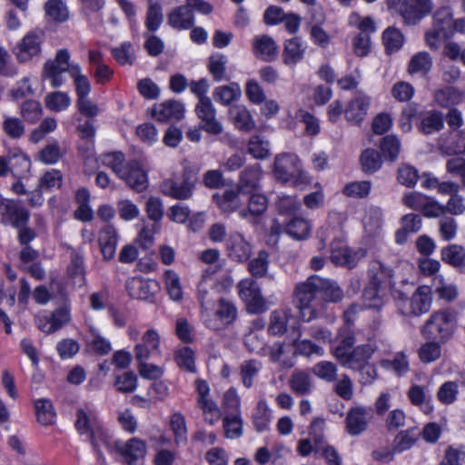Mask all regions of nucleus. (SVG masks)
<instances>
[{
  "instance_id": "obj_1",
  "label": "nucleus",
  "mask_w": 465,
  "mask_h": 465,
  "mask_svg": "<svg viewBox=\"0 0 465 465\" xmlns=\"http://www.w3.org/2000/svg\"><path fill=\"white\" fill-rule=\"evenodd\" d=\"M342 297L343 292L336 282L318 275H312L298 282L293 290L294 302L304 322L317 317V305H322L323 302H337Z\"/></svg>"
},
{
  "instance_id": "obj_2",
  "label": "nucleus",
  "mask_w": 465,
  "mask_h": 465,
  "mask_svg": "<svg viewBox=\"0 0 465 465\" xmlns=\"http://www.w3.org/2000/svg\"><path fill=\"white\" fill-rule=\"evenodd\" d=\"M70 54L66 49L57 51L54 59L45 62L43 68V76L48 80L54 88L60 87L66 82L64 75L68 72L74 79L77 99L88 96L91 92V84L88 78L82 74L78 64H70Z\"/></svg>"
},
{
  "instance_id": "obj_3",
  "label": "nucleus",
  "mask_w": 465,
  "mask_h": 465,
  "mask_svg": "<svg viewBox=\"0 0 465 465\" xmlns=\"http://www.w3.org/2000/svg\"><path fill=\"white\" fill-rule=\"evenodd\" d=\"M456 327V316L450 310L433 312L422 328L423 335L430 340L446 341Z\"/></svg>"
},
{
  "instance_id": "obj_4",
  "label": "nucleus",
  "mask_w": 465,
  "mask_h": 465,
  "mask_svg": "<svg viewBox=\"0 0 465 465\" xmlns=\"http://www.w3.org/2000/svg\"><path fill=\"white\" fill-rule=\"evenodd\" d=\"M197 182L196 173L190 168H184L181 176L173 175L163 181L162 193L177 200H187L192 197Z\"/></svg>"
},
{
  "instance_id": "obj_5",
  "label": "nucleus",
  "mask_w": 465,
  "mask_h": 465,
  "mask_svg": "<svg viewBox=\"0 0 465 465\" xmlns=\"http://www.w3.org/2000/svg\"><path fill=\"white\" fill-rule=\"evenodd\" d=\"M237 290L249 313L259 314L267 311L268 307L265 299L262 294L258 282L254 279H242L238 282Z\"/></svg>"
},
{
  "instance_id": "obj_6",
  "label": "nucleus",
  "mask_w": 465,
  "mask_h": 465,
  "mask_svg": "<svg viewBox=\"0 0 465 465\" xmlns=\"http://www.w3.org/2000/svg\"><path fill=\"white\" fill-rule=\"evenodd\" d=\"M75 428L80 434L90 433L92 445L100 459L102 454L99 450V441L106 444V435L97 424L94 413L87 408L79 409L76 412Z\"/></svg>"
},
{
  "instance_id": "obj_7",
  "label": "nucleus",
  "mask_w": 465,
  "mask_h": 465,
  "mask_svg": "<svg viewBox=\"0 0 465 465\" xmlns=\"http://www.w3.org/2000/svg\"><path fill=\"white\" fill-rule=\"evenodd\" d=\"M29 218V211L21 201L1 198L0 219L3 224L10 225L14 228L21 227L28 223Z\"/></svg>"
},
{
  "instance_id": "obj_8",
  "label": "nucleus",
  "mask_w": 465,
  "mask_h": 465,
  "mask_svg": "<svg viewBox=\"0 0 465 465\" xmlns=\"http://www.w3.org/2000/svg\"><path fill=\"white\" fill-rule=\"evenodd\" d=\"M44 42L42 31L27 33L22 40L15 45L13 53L19 63H27L41 53V45Z\"/></svg>"
},
{
  "instance_id": "obj_9",
  "label": "nucleus",
  "mask_w": 465,
  "mask_h": 465,
  "mask_svg": "<svg viewBox=\"0 0 465 465\" xmlns=\"http://www.w3.org/2000/svg\"><path fill=\"white\" fill-rule=\"evenodd\" d=\"M433 10L432 0H404L400 6V15L407 25L419 24Z\"/></svg>"
},
{
  "instance_id": "obj_10",
  "label": "nucleus",
  "mask_w": 465,
  "mask_h": 465,
  "mask_svg": "<svg viewBox=\"0 0 465 465\" xmlns=\"http://www.w3.org/2000/svg\"><path fill=\"white\" fill-rule=\"evenodd\" d=\"M213 282L203 277L198 285V300L201 303V319L203 324L210 330L218 331L220 323L213 318L210 305L213 302L210 291L213 289Z\"/></svg>"
},
{
  "instance_id": "obj_11",
  "label": "nucleus",
  "mask_w": 465,
  "mask_h": 465,
  "mask_svg": "<svg viewBox=\"0 0 465 465\" xmlns=\"http://www.w3.org/2000/svg\"><path fill=\"white\" fill-rule=\"evenodd\" d=\"M367 274L369 284L383 287L384 289H387V287L392 288L394 285L392 281L393 270L379 260H373L370 262Z\"/></svg>"
},
{
  "instance_id": "obj_12",
  "label": "nucleus",
  "mask_w": 465,
  "mask_h": 465,
  "mask_svg": "<svg viewBox=\"0 0 465 465\" xmlns=\"http://www.w3.org/2000/svg\"><path fill=\"white\" fill-rule=\"evenodd\" d=\"M301 164V160L296 154H280L274 161V175L277 180L283 183L290 182Z\"/></svg>"
},
{
  "instance_id": "obj_13",
  "label": "nucleus",
  "mask_w": 465,
  "mask_h": 465,
  "mask_svg": "<svg viewBox=\"0 0 465 465\" xmlns=\"http://www.w3.org/2000/svg\"><path fill=\"white\" fill-rule=\"evenodd\" d=\"M160 336L153 329L148 330L142 337V341L134 348L137 361H147L151 357L160 355Z\"/></svg>"
},
{
  "instance_id": "obj_14",
  "label": "nucleus",
  "mask_w": 465,
  "mask_h": 465,
  "mask_svg": "<svg viewBox=\"0 0 465 465\" xmlns=\"http://www.w3.org/2000/svg\"><path fill=\"white\" fill-rule=\"evenodd\" d=\"M370 411L363 406H355L349 410L345 419V428L351 436H357L366 430Z\"/></svg>"
},
{
  "instance_id": "obj_15",
  "label": "nucleus",
  "mask_w": 465,
  "mask_h": 465,
  "mask_svg": "<svg viewBox=\"0 0 465 465\" xmlns=\"http://www.w3.org/2000/svg\"><path fill=\"white\" fill-rule=\"evenodd\" d=\"M115 449L128 465H134L137 460L144 458L147 452L146 443L138 438H132L125 442H116Z\"/></svg>"
},
{
  "instance_id": "obj_16",
  "label": "nucleus",
  "mask_w": 465,
  "mask_h": 465,
  "mask_svg": "<svg viewBox=\"0 0 465 465\" xmlns=\"http://www.w3.org/2000/svg\"><path fill=\"white\" fill-rule=\"evenodd\" d=\"M119 178L124 180L133 190L138 193L143 192L148 187L147 174L136 160L127 163L123 175Z\"/></svg>"
},
{
  "instance_id": "obj_17",
  "label": "nucleus",
  "mask_w": 465,
  "mask_h": 465,
  "mask_svg": "<svg viewBox=\"0 0 465 465\" xmlns=\"http://www.w3.org/2000/svg\"><path fill=\"white\" fill-rule=\"evenodd\" d=\"M438 146L443 153L448 155L465 153V134L450 131L439 138Z\"/></svg>"
},
{
  "instance_id": "obj_18",
  "label": "nucleus",
  "mask_w": 465,
  "mask_h": 465,
  "mask_svg": "<svg viewBox=\"0 0 465 465\" xmlns=\"http://www.w3.org/2000/svg\"><path fill=\"white\" fill-rule=\"evenodd\" d=\"M185 113L184 105L177 100L163 102L153 108V116L160 122L180 121Z\"/></svg>"
},
{
  "instance_id": "obj_19",
  "label": "nucleus",
  "mask_w": 465,
  "mask_h": 465,
  "mask_svg": "<svg viewBox=\"0 0 465 465\" xmlns=\"http://www.w3.org/2000/svg\"><path fill=\"white\" fill-rule=\"evenodd\" d=\"M228 255L233 261L243 262L252 254V246L245 238L238 233H232L227 242Z\"/></svg>"
},
{
  "instance_id": "obj_20",
  "label": "nucleus",
  "mask_w": 465,
  "mask_h": 465,
  "mask_svg": "<svg viewBox=\"0 0 465 465\" xmlns=\"http://www.w3.org/2000/svg\"><path fill=\"white\" fill-rule=\"evenodd\" d=\"M98 242L104 259L112 260L114 257L118 242L115 228L110 224L105 225L99 232Z\"/></svg>"
},
{
  "instance_id": "obj_21",
  "label": "nucleus",
  "mask_w": 465,
  "mask_h": 465,
  "mask_svg": "<svg viewBox=\"0 0 465 465\" xmlns=\"http://www.w3.org/2000/svg\"><path fill=\"white\" fill-rule=\"evenodd\" d=\"M260 179V165L248 166L240 173L237 189L242 194L252 193L258 189Z\"/></svg>"
},
{
  "instance_id": "obj_22",
  "label": "nucleus",
  "mask_w": 465,
  "mask_h": 465,
  "mask_svg": "<svg viewBox=\"0 0 465 465\" xmlns=\"http://www.w3.org/2000/svg\"><path fill=\"white\" fill-rule=\"evenodd\" d=\"M331 260L333 263L352 268L357 263L356 253L351 252L341 240H334L331 244Z\"/></svg>"
},
{
  "instance_id": "obj_23",
  "label": "nucleus",
  "mask_w": 465,
  "mask_h": 465,
  "mask_svg": "<svg viewBox=\"0 0 465 465\" xmlns=\"http://www.w3.org/2000/svg\"><path fill=\"white\" fill-rule=\"evenodd\" d=\"M376 350L377 346L371 341L366 344H361L355 347L350 354L348 361H345L343 367L354 371L359 368H362L365 364L368 363L369 360L371 358Z\"/></svg>"
},
{
  "instance_id": "obj_24",
  "label": "nucleus",
  "mask_w": 465,
  "mask_h": 465,
  "mask_svg": "<svg viewBox=\"0 0 465 465\" xmlns=\"http://www.w3.org/2000/svg\"><path fill=\"white\" fill-rule=\"evenodd\" d=\"M254 54L265 61H272L277 57L278 46L274 40L267 35H256L252 41Z\"/></svg>"
},
{
  "instance_id": "obj_25",
  "label": "nucleus",
  "mask_w": 465,
  "mask_h": 465,
  "mask_svg": "<svg viewBox=\"0 0 465 465\" xmlns=\"http://www.w3.org/2000/svg\"><path fill=\"white\" fill-rule=\"evenodd\" d=\"M432 303L431 290L423 285L416 289L411 298V312L418 316L430 311Z\"/></svg>"
},
{
  "instance_id": "obj_26",
  "label": "nucleus",
  "mask_w": 465,
  "mask_h": 465,
  "mask_svg": "<svg viewBox=\"0 0 465 465\" xmlns=\"http://www.w3.org/2000/svg\"><path fill=\"white\" fill-rule=\"evenodd\" d=\"M441 259L444 262L465 273V248L459 244H450L441 249Z\"/></svg>"
},
{
  "instance_id": "obj_27",
  "label": "nucleus",
  "mask_w": 465,
  "mask_h": 465,
  "mask_svg": "<svg viewBox=\"0 0 465 465\" xmlns=\"http://www.w3.org/2000/svg\"><path fill=\"white\" fill-rule=\"evenodd\" d=\"M407 394L411 404L420 407L423 412L430 413L432 411L431 394L428 386L412 385Z\"/></svg>"
},
{
  "instance_id": "obj_28",
  "label": "nucleus",
  "mask_w": 465,
  "mask_h": 465,
  "mask_svg": "<svg viewBox=\"0 0 465 465\" xmlns=\"http://www.w3.org/2000/svg\"><path fill=\"white\" fill-rule=\"evenodd\" d=\"M369 105L370 98L368 96L356 97L349 103L344 111L346 119L351 124H359L367 114Z\"/></svg>"
},
{
  "instance_id": "obj_29",
  "label": "nucleus",
  "mask_w": 465,
  "mask_h": 465,
  "mask_svg": "<svg viewBox=\"0 0 465 465\" xmlns=\"http://www.w3.org/2000/svg\"><path fill=\"white\" fill-rule=\"evenodd\" d=\"M169 25L178 30L189 29L194 24V16L190 8L186 5H181L175 8L168 15Z\"/></svg>"
},
{
  "instance_id": "obj_30",
  "label": "nucleus",
  "mask_w": 465,
  "mask_h": 465,
  "mask_svg": "<svg viewBox=\"0 0 465 465\" xmlns=\"http://www.w3.org/2000/svg\"><path fill=\"white\" fill-rule=\"evenodd\" d=\"M229 114L234 126L240 131L251 132L255 128V121L245 106H232L229 111Z\"/></svg>"
},
{
  "instance_id": "obj_31",
  "label": "nucleus",
  "mask_w": 465,
  "mask_h": 465,
  "mask_svg": "<svg viewBox=\"0 0 465 465\" xmlns=\"http://www.w3.org/2000/svg\"><path fill=\"white\" fill-rule=\"evenodd\" d=\"M311 231L312 225L309 221L300 216H294L284 225V232L298 241L307 239Z\"/></svg>"
},
{
  "instance_id": "obj_32",
  "label": "nucleus",
  "mask_w": 465,
  "mask_h": 465,
  "mask_svg": "<svg viewBox=\"0 0 465 465\" xmlns=\"http://www.w3.org/2000/svg\"><path fill=\"white\" fill-rule=\"evenodd\" d=\"M154 282L145 281L142 278L134 277L126 281L125 287L129 295L134 299L146 300L153 293Z\"/></svg>"
},
{
  "instance_id": "obj_33",
  "label": "nucleus",
  "mask_w": 465,
  "mask_h": 465,
  "mask_svg": "<svg viewBox=\"0 0 465 465\" xmlns=\"http://www.w3.org/2000/svg\"><path fill=\"white\" fill-rule=\"evenodd\" d=\"M362 299L367 307L380 310L388 300L386 289L368 283L363 289Z\"/></svg>"
},
{
  "instance_id": "obj_34",
  "label": "nucleus",
  "mask_w": 465,
  "mask_h": 465,
  "mask_svg": "<svg viewBox=\"0 0 465 465\" xmlns=\"http://www.w3.org/2000/svg\"><path fill=\"white\" fill-rule=\"evenodd\" d=\"M305 46L300 38L295 37L286 40L282 54L283 63L286 65H295L303 58Z\"/></svg>"
},
{
  "instance_id": "obj_35",
  "label": "nucleus",
  "mask_w": 465,
  "mask_h": 465,
  "mask_svg": "<svg viewBox=\"0 0 465 465\" xmlns=\"http://www.w3.org/2000/svg\"><path fill=\"white\" fill-rule=\"evenodd\" d=\"M444 126V118L438 111H429L420 117L419 130L424 134H431L440 131Z\"/></svg>"
},
{
  "instance_id": "obj_36",
  "label": "nucleus",
  "mask_w": 465,
  "mask_h": 465,
  "mask_svg": "<svg viewBox=\"0 0 465 465\" xmlns=\"http://www.w3.org/2000/svg\"><path fill=\"white\" fill-rule=\"evenodd\" d=\"M238 311L235 304L226 299H220L215 312V319L220 323L221 330L223 326L232 324L237 318Z\"/></svg>"
},
{
  "instance_id": "obj_37",
  "label": "nucleus",
  "mask_w": 465,
  "mask_h": 465,
  "mask_svg": "<svg viewBox=\"0 0 465 465\" xmlns=\"http://www.w3.org/2000/svg\"><path fill=\"white\" fill-rule=\"evenodd\" d=\"M241 94L242 91L237 83L218 86L213 93V99L223 105H229L233 101L238 100Z\"/></svg>"
},
{
  "instance_id": "obj_38",
  "label": "nucleus",
  "mask_w": 465,
  "mask_h": 465,
  "mask_svg": "<svg viewBox=\"0 0 465 465\" xmlns=\"http://www.w3.org/2000/svg\"><path fill=\"white\" fill-rule=\"evenodd\" d=\"M262 364L258 360L243 361L240 366V375L243 386L250 389L254 384V379L258 376Z\"/></svg>"
},
{
  "instance_id": "obj_39",
  "label": "nucleus",
  "mask_w": 465,
  "mask_h": 465,
  "mask_svg": "<svg viewBox=\"0 0 465 465\" xmlns=\"http://www.w3.org/2000/svg\"><path fill=\"white\" fill-rule=\"evenodd\" d=\"M436 102L442 107H449L460 104L464 97V94L460 89L449 86L438 90L434 94Z\"/></svg>"
},
{
  "instance_id": "obj_40",
  "label": "nucleus",
  "mask_w": 465,
  "mask_h": 465,
  "mask_svg": "<svg viewBox=\"0 0 465 465\" xmlns=\"http://www.w3.org/2000/svg\"><path fill=\"white\" fill-rule=\"evenodd\" d=\"M249 194L251 196L249 198L248 210L242 209L239 212L242 218H247L249 213L252 216H260L265 213L268 208V201L265 195L256 193Z\"/></svg>"
},
{
  "instance_id": "obj_41",
  "label": "nucleus",
  "mask_w": 465,
  "mask_h": 465,
  "mask_svg": "<svg viewBox=\"0 0 465 465\" xmlns=\"http://www.w3.org/2000/svg\"><path fill=\"white\" fill-rule=\"evenodd\" d=\"M432 66V59L429 53L420 52L413 55L409 62L408 72L411 74H427Z\"/></svg>"
},
{
  "instance_id": "obj_42",
  "label": "nucleus",
  "mask_w": 465,
  "mask_h": 465,
  "mask_svg": "<svg viewBox=\"0 0 465 465\" xmlns=\"http://www.w3.org/2000/svg\"><path fill=\"white\" fill-rule=\"evenodd\" d=\"M45 15L55 22H65L69 18V10L63 0H48L44 6Z\"/></svg>"
},
{
  "instance_id": "obj_43",
  "label": "nucleus",
  "mask_w": 465,
  "mask_h": 465,
  "mask_svg": "<svg viewBox=\"0 0 465 465\" xmlns=\"http://www.w3.org/2000/svg\"><path fill=\"white\" fill-rule=\"evenodd\" d=\"M67 272L69 276L74 280V284L82 286L85 282V269L84 257L76 252L71 253V262L68 266Z\"/></svg>"
},
{
  "instance_id": "obj_44",
  "label": "nucleus",
  "mask_w": 465,
  "mask_h": 465,
  "mask_svg": "<svg viewBox=\"0 0 465 465\" xmlns=\"http://www.w3.org/2000/svg\"><path fill=\"white\" fill-rule=\"evenodd\" d=\"M420 434V432L416 427L401 430L394 440V450L402 452L411 449L419 439Z\"/></svg>"
},
{
  "instance_id": "obj_45",
  "label": "nucleus",
  "mask_w": 465,
  "mask_h": 465,
  "mask_svg": "<svg viewBox=\"0 0 465 465\" xmlns=\"http://www.w3.org/2000/svg\"><path fill=\"white\" fill-rule=\"evenodd\" d=\"M228 59L224 54H214L209 57L208 70L215 82L227 80L226 64Z\"/></svg>"
},
{
  "instance_id": "obj_46",
  "label": "nucleus",
  "mask_w": 465,
  "mask_h": 465,
  "mask_svg": "<svg viewBox=\"0 0 465 465\" xmlns=\"http://www.w3.org/2000/svg\"><path fill=\"white\" fill-rule=\"evenodd\" d=\"M275 206L280 214L293 215L300 211L302 203L296 196L282 193L277 195Z\"/></svg>"
},
{
  "instance_id": "obj_47",
  "label": "nucleus",
  "mask_w": 465,
  "mask_h": 465,
  "mask_svg": "<svg viewBox=\"0 0 465 465\" xmlns=\"http://www.w3.org/2000/svg\"><path fill=\"white\" fill-rule=\"evenodd\" d=\"M45 102L46 107L53 112L64 111L71 105V98L67 93L60 91L47 94Z\"/></svg>"
},
{
  "instance_id": "obj_48",
  "label": "nucleus",
  "mask_w": 465,
  "mask_h": 465,
  "mask_svg": "<svg viewBox=\"0 0 465 465\" xmlns=\"http://www.w3.org/2000/svg\"><path fill=\"white\" fill-rule=\"evenodd\" d=\"M271 421V411L265 401L258 402L256 411L252 417V422L257 431L262 432L269 429Z\"/></svg>"
},
{
  "instance_id": "obj_49",
  "label": "nucleus",
  "mask_w": 465,
  "mask_h": 465,
  "mask_svg": "<svg viewBox=\"0 0 465 465\" xmlns=\"http://www.w3.org/2000/svg\"><path fill=\"white\" fill-rule=\"evenodd\" d=\"M382 41L387 53L400 50L404 43L402 33L395 27L387 28L382 35Z\"/></svg>"
},
{
  "instance_id": "obj_50",
  "label": "nucleus",
  "mask_w": 465,
  "mask_h": 465,
  "mask_svg": "<svg viewBox=\"0 0 465 465\" xmlns=\"http://www.w3.org/2000/svg\"><path fill=\"white\" fill-rule=\"evenodd\" d=\"M37 420L43 425H50L54 422L55 411L49 400L40 399L35 401Z\"/></svg>"
},
{
  "instance_id": "obj_51",
  "label": "nucleus",
  "mask_w": 465,
  "mask_h": 465,
  "mask_svg": "<svg viewBox=\"0 0 465 465\" xmlns=\"http://www.w3.org/2000/svg\"><path fill=\"white\" fill-rule=\"evenodd\" d=\"M223 429L225 437L237 439L242 435V420L241 413H232L223 418Z\"/></svg>"
},
{
  "instance_id": "obj_52",
  "label": "nucleus",
  "mask_w": 465,
  "mask_h": 465,
  "mask_svg": "<svg viewBox=\"0 0 465 465\" xmlns=\"http://www.w3.org/2000/svg\"><path fill=\"white\" fill-rule=\"evenodd\" d=\"M361 163L365 173H373L381 169L382 160L378 151L369 148L362 152Z\"/></svg>"
},
{
  "instance_id": "obj_53",
  "label": "nucleus",
  "mask_w": 465,
  "mask_h": 465,
  "mask_svg": "<svg viewBox=\"0 0 465 465\" xmlns=\"http://www.w3.org/2000/svg\"><path fill=\"white\" fill-rule=\"evenodd\" d=\"M290 386L298 395L309 394L312 391L311 377L304 371H296L291 377Z\"/></svg>"
},
{
  "instance_id": "obj_54",
  "label": "nucleus",
  "mask_w": 465,
  "mask_h": 465,
  "mask_svg": "<svg viewBox=\"0 0 465 465\" xmlns=\"http://www.w3.org/2000/svg\"><path fill=\"white\" fill-rule=\"evenodd\" d=\"M240 194H242V193L239 192L237 188L235 190H226L219 202L222 211L231 213L238 210L242 205Z\"/></svg>"
},
{
  "instance_id": "obj_55",
  "label": "nucleus",
  "mask_w": 465,
  "mask_h": 465,
  "mask_svg": "<svg viewBox=\"0 0 465 465\" xmlns=\"http://www.w3.org/2000/svg\"><path fill=\"white\" fill-rule=\"evenodd\" d=\"M289 315L282 310H275L271 312L268 331L272 335H282L287 330Z\"/></svg>"
},
{
  "instance_id": "obj_56",
  "label": "nucleus",
  "mask_w": 465,
  "mask_h": 465,
  "mask_svg": "<svg viewBox=\"0 0 465 465\" xmlns=\"http://www.w3.org/2000/svg\"><path fill=\"white\" fill-rule=\"evenodd\" d=\"M5 134L11 139H20L25 133V126L23 121L17 117L5 116L3 124Z\"/></svg>"
},
{
  "instance_id": "obj_57",
  "label": "nucleus",
  "mask_w": 465,
  "mask_h": 465,
  "mask_svg": "<svg viewBox=\"0 0 465 465\" xmlns=\"http://www.w3.org/2000/svg\"><path fill=\"white\" fill-rule=\"evenodd\" d=\"M269 266V254L265 251H260L257 257L248 263V271L255 278L264 277Z\"/></svg>"
},
{
  "instance_id": "obj_58",
  "label": "nucleus",
  "mask_w": 465,
  "mask_h": 465,
  "mask_svg": "<svg viewBox=\"0 0 465 465\" xmlns=\"http://www.w3.org/2000/svg\"><path fill=\"white\" fill-rule=\"evenodd\" d=\"M248 152L256 159H265L270 154L269 142L260 135L252 136L248 143Z\"/></svg>"
},
{
  "instance_id": "obj_59",
  "label": "nucleus",
  "mask_w": 465,
  "mask_h": 465,
  "mask_svg": "<svg viewBox=\"0 0 465 465\" xmlns=\"http://www.w3.org/2000/svg\"><path fill=\"white\" fill-rule=\"evenodd\" d=\"M101 162L104 165L112 169V171L120 177L123 175L125 166H124V154L122 152L108 153L101 155Z\"/></svg>"
},
{
  "instance_id": "obj_60",
  "label": "nucleus",
  "mask_w": 465,
  "mask_h": 465,
  "mask_svg": "<svg viewBox=\"0 0 465 465\" xmlns=\"http://www.w3.org/2000/svg\"><path fill=\"white\" fill-rule=\"evenodd\" d=\"M112 54L122 65H133L135 60L133 45L130 42H124L119 47L113 48Z\"/></svg>"
},
{
  "instance_id": "obj_61",
  "label": "nucleus",
  "mask_w": 465,
  "mask_h": 465,
  "mask_svg": "<svg viewBox=\"0 0 465 465\" xmlns=\"http://www.w3.org/2000/svg\"><path fill=\"white\" fill-rule=\"evenodd\" d=\"M459 393V383L457 381H449L444 382L437 392V398L442 404L449 405L457 400Z\"/></svg>"
},
{
  "instance_id": "obj_62",
  "label": "nucleus",
  "mask_w": 465,
  "mask_h": 465,
  "mask_svg": "<svg viewBox=\"0 0 465 465\" xmlns=\"http://www.w3.org/2000/svg\"><path fill=\"white\" fill-rule=\"evenodd\" d=\"M438 224L439 232L442 240L449 242L456 237L458 232V223L453 217L442 215L440 218Z\"/></svg>"
},
{
  "instance_id": "obj_63",
  "label": "nucleus",
  "mask_w": 465,
  "mask_h": 465,
  "mask_svg": "<svg viewBox=\"0 0 465 465\" xmlns=\"http://www.w3.org/2000/svg\"><path fill=\"white\" fill-rule=\"evenodd\" d=\"M312 372L327 382L335 381L337 378V367L331 361H322L316 363L312 368Z\"/></svg>"
},
{
  "instance_id": "obj_64",
  "label": "nucleus",
  "mask_w": 465,
  "mask_h": 465,
  "mask_svg": "<svg viewBox=\"0 0 465 465\" xmlns=\"http://www.w3.org/2000/svg\"><path fill=\"white\" fill-rule=\"evenodd\" d=\"M381 150L384 157L391 162L395 161L401 151L400 140L394 135H387L382 138Z\"/></svg>"
}]
</instances>
